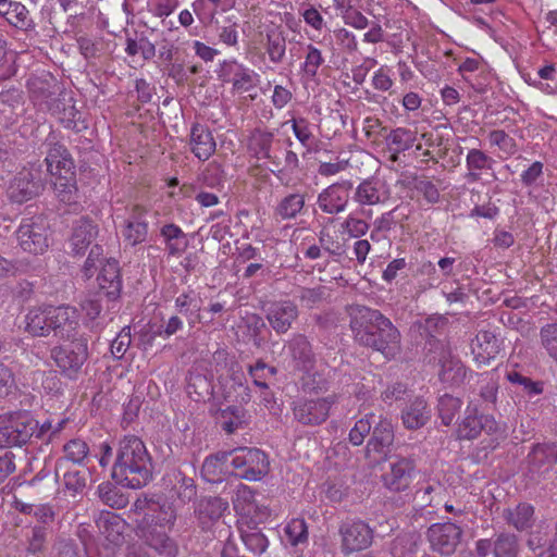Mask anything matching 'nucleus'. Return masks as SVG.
<instances>
[{"label":"nucleus","mask_w":557,"mask_h":557,"mask_svg":"<svg viewBox=\"0 0 557 557\" xmlns=\"http://www.w3.org/2000/svg\"><path fill=\"white\" fill-rule=\"evenodd\" d=\"M350 329L359 344L380 351L386 359H393L400 352L399 331L376 309L354 306Z\"/></svg>","instance_id":"obj_1"},{"label":"nucleus","mask_w":557,"mask_h":557,"mask_svg":"<svg viewBox=\"0 0 557 557\" xmlns=\"http://www.w3.org/2000/svg\"><path fill=\"white\" fill-rule=\"evenodd\" d=\"M112 476L129 488H140L149 483L152 478L151 459L139 437L128 435L120 441Z\"/></svg>","instance_id":"obj_2"},{"label":"nucleus","mask_w":557,"mask_h":557,"mask_svg":"<svg viewBox=\"0 0 557 557\" xmlns=\"http://www.w3.org/2000/svg\"><path fill=\"white\" fill-rule=\"evenodd\" d=\"M45 164L51 182L54 186L61 201H70L72 195L76 191V176L74 160L66 149L60 143L48 141Z\"/></svg>","instance_id":"obj_3"},{"label":"nucleus","mask_w":557,"mask_h":557,"mask_svg":"<svg viewBox=\"0 0 557 557\" xmlns=\"http://www.w3.org/2000/svg\"><path fill=\"white\" fill-rule=\"evenodd\" d=\"M58 344L50 350V357L60 374L70 380L77 381L84 373V367L89 359V345L86 335Z\"/></svg>","instance_id":"obj_4"},{"label":"nucleus","mask_w":557,"mask_h":557,"mask_svg":"<svg viewBox=\"0 0 557 557\" xmlns=\"http://www.w3.org/2000/svg\"><path fill=\"white\" fill-rule=\"evenodd\" d=\"M218 77L223 84L231 86L232 96L244 101H255L258 98L260 75L237 59L224 60L220 64Z\"/></svg>","instance_id":"obj_5"},{"label":"nucleus","mask_w":557,"mask_h":557,"mask_svg":"<svg viewBox=\"0 0 557 557\" xmlns=\"http://www.w3.org/2000/svg\"><path fill=\"white\" fill-rule=\"evenodd\" d=\"M37 420L27 410L0 414V448L21 447L34 437Z\"/></svg>","instance_id":"obj_6"},{"label":"nucleus","mask_w":557,"mask_h":557,"mask_svg":"<svg viewBox=\"0 0 557 557\" xmlns=\"http://www.w3.org/2000/svg\"><path fill=\"white\" fill-rule=\"evenodd\" d=\"M20 248L30 255H44L50 246V225L46 216L23 218L15 232Z\"/></svg>","instance_id":"obj_7"},{"label":"nucleus","mask_w":557,"mask_h":557,"mask_svg":"<svg viewBox=\"0 0 557 557\" xmlns=\"http://www.w3.org/2000/svg\"><path fill=\"white\" fill-rule=\"evenodd\" d=\"M232 473L247 481H260L270 469L264 451L256 447H238L228 451Z\"/></svg>","instance_id":"obj_8"},{"label":"nucleus","mask_w":557,"mask_h":557,"mask_svg":"<svg viewBox=\"0 0 557 557\" xmlns=\"http://www.w3.org/2000/svg\"><path fill=\"white\" fill-rule=\"evenodd\" d=\"M131 511L135 515H143L140 520H147L153 527L168 531L173 530L177 518L176 510L171 503L147 496L138 497Z\"/></svg>","instance_id":"obj_9"},{"label":"nucleus","mask_w":557,"mask_h":557,"mask_svg":"<svg viewBox=\"0 0 557 557\" xmlns=\"http://www.w3.org/2000/svg\"><path fill=\"white\" fill-rule=\"evenodd\" d=\"M337 401L336 395L325 397H301L293 403L292 411L296 421L302 425L317 426L324 423L332 406Z\"/></svg>","instance_id":"obj_10"},{"label":"nucleus","mask_w":557,"mask_h":557,"mask_svg":"<svg viewBox=\"0 0 557 557\" xmlns=\"http://www.w3.org/2000/svg\"><path fill=\"white\" fill-rule=\"evenodd\" d=\"M418 475L417 463L413 458L396 456L381 475L384 488L391 493L407 492Z\"/></svg>","instance_id":"obj_11"},{"label":"nucleus","mask_w":557,"mask_h":557,"mask_svg":"<svg viewBox=\"0 0 557 557\" xmlns=\"http://www.w3.org/2000/svg\"><path fill=\"white\" fill-rule=\"evenodd\" d=\"M29 99L39 110L55 112L59 101L55 96L60 90L58 79L49 72L29 76L26 83Z\"/></svg>","instance_id":"obj_12"},{"label":"nucleus","mask_w":557,"mask_h":557,"mask_svg":"<svg viewBox=\"0 0 557 557\" xmlns=\"http://www.w3.org/2000/svg\"><path fill=\"white\" fill-rule=\"evenodd\" d=\"M462 535L461 527L450 521L433 523L426 531L431 549L442 556L453 555L461 544Z\"/></svg>","instance_id":"obj_13"},{"label":"nucleus","mask_w":557,"mask_h":557,"mask_svg":"<svg viewBox=\"0 0 557 557\" xmlns=\"http://www.w3.org/2000/svg\"><path fill=\"white\" fill-rule=\"evenodd\" d=\"M341 550L345 556L364 550L372 545L374 530L362 520H348L339 527Z\"/></svg>","instance_id":"obj_14"},{"label":"nucleus","mask_w":557,"mask_h":557,"mask_svg":"<svg viewBox=\"0 0 557 557\" xmlns=\"http://www.w3.org/2000/svg\"><path fill=\"white\" fill-rule=\"evenodd\" d=\"M136 535L159 556L176 557L178 546L170 536L172 531L159 529L147 522V520H137L135 527Z\"/></svg>","instance_id":"obj_15"},{"label":"nucleus","mask_w":557,"mask_h":557,"mask_svg":"<svg viewBox=\"0 0 557 557\" xmlns=\"http://www.w3.org/2000/svg\"><path fill=\"white\" fill-rule=\"evenodd\" d=\"M498 430V423L492 414L479 412L475 406L468 405L465 417L458 424L457 434L459 440H474L482 432L494 435Z\"/></svg>","instance_id":"obj_16"},{"label":"nucleus","mask_w":557,"mask_h":557,"mask_svg":"<svg viewBox=\"0 0 557 557\" xmlns=\"http://www.w3.org/2000/svg\"><path fill=\"white\" fill-rule=\"evenodd\" d=\"M50 334L62 341L77 338L81 314L77 308L70 305H51Z\"/></svg>","instance_id":"obj_17"},{"label":"nucleus","mask_w":557,"mask_h":557,"mask_svg":"<svg viewBox=\"0 0 557 557\" xmlns=\"http://www.w3.org/2000/svg\"><path fill=\"white\" fill-rule=\"evenodd\" d=\"M42 189L41 181L30 168L24 166L10 181L7 187L8 198L15 203H25L39 195Z\"/></svg>","instance_id":"obj_18"},{"label":"nucleus","mask_w":557,"mask_h":557,"mask_svg":"<svg viewBox=\"0 0 557 557\" xmlns=\"http://www.w3.org/2000/svg\"><path fill=\"white\" fill-rule=\"evenodd\" d=\"M148 208L141 203L126 207L127 218L124 220L121 234L128 245L136 246L146 240L148 235Z\"/></svg>","instance_id":"obj_19"},{"label":"nucleus","mask_w":557,"mask_h":557,"mask_svg":"<svg viewBox=\"0 0 557 557\" xmlns=\"http://www.w3.org/2000/svg\"><path fill=\"white\" fill-rule=\"evenodd\" d=\"M478 367L488 366L503 350V341L492 331H479L470 344Z\"/></svg>","instance_id":"obj_20"},{"label":"nucleus","mask_w":557,"mask_h":557,"mask_svg":"<svg viewBox=\"0 0 557 557\" xmlns=\"http://www.w3.org/2000/svg\"><path fill=\"white\" fill-rule=\"evenodd\" d=\"M391 196L387 182L379 176H372L356 187L354 200L360 206H376L386 203Z\"/></svg>","instance_id":"obj_21"},{"label":"nucleus","mask_w":557,"mask_h":557,"mask_svg":"<svg viewBox=\"0 0 557 557\" xmlns=\"http://www.w3.org/2000/svg\"><path fill=\"white\" fill-rule=\"evenodd\" d=\"M438 379L447 388H458L473 372L457 356L445 352L438 360Z\"/></svg>","instance_id":"obj_22"},{"label":"nucleus","mask_w":557,"mask_h":557,"mask_svg":"<svg viewBox=\"0 0 557 557\" xmlns=\"http://www.w3.org/2000/svg\"><path fill=\"white\" fill-rule=\"evenodd\" d=\"M352 184L349 181L335 183L324 188L318 196L320 210L327 214H337L345 211L349 201V190Z\"/></svg>","instance_id":"obj_23"},{"label":"nucleus","mask_w":557,"mask_h":557,"mask_svg":"<svg viewBox=\"0 0 557 557\" xmlns=\"http://www.w3.org/2000/svg\"><path fill=\"white\" fill-rule=\"evenodd\" d=\"M298 315V308L292 300L271 302L265 314L269 324L277 334H285Z\"/></svg>","instance_id":"obj_24"},{"label":"nucleus","mask_w":557,"mask_h":557,"mask_svg":"<svg viewBox=\"0 0 557 557\" xmlns=\"http://www.w3.org/2000/svg\"><path fill=\"white\" fill-rule=\"evenodd\" d=\"M189 149L199 161L209 160L215 152L216 143L207 125L195 123L190 127Z\"/></svg>","instance_id":"obj_25"},{"label":"nucleus","mask_w":557,"mask_h":557,"mask_svg":"<svg viewBox=\"0 0 557 557\" xmlns=\"http://www.w3.org/2000/svg\"><path fill=\"white\" fill-rule=\"evenodd\" d=\"M51 305L32 307L24 317V332L33 337L50 335Z\"/></svg>","instance_id":"obj_26"},{"label":"nucleus","mask_w":557,"mask_h":557,"mask_svg":"<svg viewBox=\"0 0 557 557\" xmlns=\"http://www.w3.org/2000/svg\"><path fill=\"white\" fill-rule=\"evenodd\" d=\"M96 524L109 543L121 545L124 542V534L128 524L120 515L103 510L96 520Z\"/></svg>","instance_id":"obj_27"},{"label":"nucleus","mask_w":557,"mask_h":557,"mask_svg":"<svg viewBox=\"0 0 557 557\" xmlns=\"http://www.w3.org/2000/svg\"><path fill=\"white\" fill-rule=\"evenodd\" d=\"M97 234L98 226L90 219L81 218L77 220L69 239L72 253L75 256L84 255Z\"/></svg>","instance_id":"obj_28"},{"label":"nucleus","mask_w":557,"mask_h":557,"mask_svg":"<svg viewBox=\"0 0 557 557\" xmlns=\"http://www.w3.org/2000/svg\"><path fill=\"white\" fill-rule=\"evenodd\" d=\"M286 347L299 370L309 372L312 369L314 355L310 342L304 334H294Z\"/></svg>","instance_id":"obj_29"},{"label":"nucleus","mask_w":557,"mask_h":557,"mask_svg":"<svg viewBox=\"0 0 557 557\" xmlns=\"http://www.w3.org/2000/svg\"><path fill=\"white\" fill-rule=\"evenodd\" d=\"M97 281L99 288L109 298H117L122 290V278L119 262L115 259L107 260L97 276Z\"/></svg>","instance_id":"obj_30"},{"label":"nucleus","mask_w":557,"mask_h":557,"mask_svg":"<svg viewBox=\"0 0 557 557\" xmlns=\"http://www.w3.org/2000/svg\"><path fill=\"white\" fill-rule=\"evenodd\" d=\"M0 17L11 26L26 30L33 26L28 9L20 1L0 0Z\"/></svg>","instance_id":"obj_31"},{"label":"nucleus","mask_w":557,"mask_h":557,"mask_svg":"<svg viewBox=\"0 0 557 557\" xmlns=\"http://www.w3.org/2000/svg\"><path fill=\"white\" fill-rule=\"evenodd\" d=\"M273 140L274 135L271 132L257 128L250 134L247 148L257 160H270L278 169L280 162L271 154Z\"/></svg>","instance_id":"obj_32"},{"label":"nucleus","mask_w":557,"mask_h":557,"mask_svg":"<svg viewBox=\"0 0 557 557\" xmlns=\"http://www.w3.org/2000/svg\"><path fill=\"white\" fill-rule=\"evenodd\" d=\"M534 515L535 509L533 505L522 502L515 507L505 508L502 517L509 527L522 532L533 525Z\"/></svg>","instance_id":"obj_33"},{"label":"nucleus","mask_w":557,"mask_h":557,"mask_svg":"<svg viewBox=\"0 0 557 557\" xmlns=\"http://www.w3.org/2000/svg\"><path fill=\"white\" fill-rule=\"evenodd\" d=\"M431 411L422 397H416L401 411L403 424L408 430H417L426 424Z\"/></svg>","instance_id":"obj_34"},{"label":"nucleus","mask_w":557,"mask_h":557,"mask_svg":"<svg viewBox=\"0 0 557 557\" xmlns=\"http://www.w3.org/2000/svg\"><path fill=\"white\" fill-rule=\"evenodd\" d=\"M417 135V131L407 127H396L389 132L386 136V145L393 162L398 160L399 153L414 146Z\"/></svg>","instance_id":"obj_35"},{"label":"nucleus","mask_w":557,"mask_h":557,"mask_svg":"<svg viewBox=\"0 0 557 557\" xmlns=\"http://www.w3.org/2000/svg\"><path fill=\"white\" fill-rule=\"evenodd\" d=\"M394 443L393 423L387 418H382L374 426L372 436L367 444V450L375 454H385Z\"/></svg>","instance_id":"obj_36"},{"label":"nucleus","mask_w":557,"mask_h":557,"mask_svg":"<svg viewBox=\"0 0 557 557\" xmlns=\"http://www.w3.org/2000/svg\"><path fill=\"white\" fill-rule=\"evenodd\" d=\"M163 238L165 251L169 257H181L188 247V242L184 231L174 223L165 224L160 230Z\"/></svg>","instance_id":"obj_37"},{"label":"nucleus","mask_w":557,"mask_h":557,"mask_svg":"<svg viewBox=\"0 0 557 557\" xmlns=\"http://www.w3.org/2000/svg\"><path fill=\"white\" fill-rule=\"evenodd\" d=\"M494 162L493 158L484 151L476 148L470 149L466 156V180L469 183L481 181L483 172L491 170Z\"/></svg>","instance_id":"obj_38"},{"label":"nucleus","mask_w":557,"mask_h":557,"mask_svg":"<svg viewBox=\"0 0 557 557\" xmlns=\"http://www.w3.org/2000/svg\"><path fill=\"white\" fill-rule=\"evenodd\" d=\"M419 497L425 506L437 507L443 504L447 513L460 515L461 509H456L451 504L445 502L446 490L441 484L428 485L418 492Z\"/></svg>","instance_id":"obj_39"},{"label":"nucleus","mask_w":557,"mask_h":557,"mask_svg":"<svg viewBox=\"0 0 557 557\" xmlns=\"http://www.w3.org/2000/svg\"><path fill=\"white\" fill-rule=\"evenodd\" d=\"M324 63L322 51L312 44L305 47L304 61L300 63L301 76L307 81H314L319 69Z\"/></svg>","instance_id":"obj_40"},{"label":"nucleus","mask_w":557,"mask_h":557,"mask_svg":"<svg viewBox=\"0 0 557 557\" xmlns=\"http://www.w3.org/2000/svg\"><path fill=\"white\" fill-rule=\"evenodd\" d=\"M264 49L270 62L274 64L282 63L286 54V38L283 33L275 29L268 30Z\"/></svg>","instance_id":"obj_41"},{"label":"nucleus","mask_w":557,"mask_h":557,"mask_svg":"<svg viewBox=\"0 0 557 557\" xmlns=\"http://www.w3.org/2000/svg\"><path fill=\"white\" fill-rule=\"evenodd\" d=\"M228 458V451H220L215 455L208 456L201 468V473L206 480L210 482L221 480V475L224 473L226 465L230 463Z\"/></svg>","instance_id":"obj_42"},{"label":"nucleus","mask_w":557,"mask_h":557,"mask_svg":"<svg viewBox=\"0 0 557 557\" xmlns=\"http://www.w3.org/2000/svg\"><path fill=\"white\" fill-rule=\"evenodd\" d=\"M0 103L3 107H8L10 109L9 120L14 123L17 117L24 112V96L23 91L14 86L3 88L0 91Z\"/></svg>","instance_id":"obj_43"},{"label":"nucleus","mask_w":557,"mask_h":557,"mask_svg":"<svg viewBox=\"0 0 557 557\" xmlns=\"http://www.w3.org/2000/svg\"><path fill=\"white\" fill-rule=\"evenodd\" d=\"M334 47L333 50L338 54H354L358 50V40L356 35L345 27H337L331 35Z\"/></svg>","instance_id":"obj_44"},{"label":"nucleus","mask_w":557,"mask_h":557,"mask_svg":"<svg viewBox=\"0 0 557 557\" xmlns=\"http://www.w3.org/2000/svg\"><path fill=\"white\" fill-rule=\"evenodd\" d=\"M487 69V62L478 54L460 60L457 71L465 81L470 82L473 77L486 74Z\"/></svg>","instance_id":"obj_45"},{"label":"nucleus","mask_w":557,"mask_h":557,"mask_svg":"<svg viewBox=\"0 0 557 557\" xmlns=\"http://www.w3.org/2000/svg\"><path fill=\"white\" fill-rule=\"evenodd\" d=\"M98 495L103 504L114 509L125 508L128 504V497L110 482L99 484Z\"/></svg>","instance_id":"obj_46"},{"label":"nucleus","mask_w":557,"mask_h":557,"mask_svg":"<svg viewBox=\"0 0 557 557\" xmlns=\"http://www.w3.org/2000/svg\"><path fill=\"white\" fill-rule=\"evenodd\" d=\"M284 535L292 546L307 544L309 539L308 524L302 518H293L284 527Z\"/></svg>","instance_id":"obj_47"},{"label":"nucleus","mask_w":557,"mask_h":557,"mask_svg":"<svg viewBox=\"0 0 557 557\" xmlns=\"http://www.w3.org/2000/svg\"><path fill=\"white\" fill-rule=\"evenodd\" d=\"M528 458L535 467L557 463V445L554 443L536 444L532 447Z\"/></svg>","instance_id":"obj_48"},{"label":"nucleus","mask_w":557,"mask_h":557,"mask_svg":"<svg viewBox=\"0 0 557 557\" xmlns=\"http://www.w3.org/2000/svg\"><path fill=\"white\" fill-rule=\"evenodd\" d=\"M222 429L232 434L247 424L246 410L243 407L230 406L221 412Z\"/></svg>","instance_id":"obj_49"},{"label":"nucleus","mask_w":557,"mask_h":557,"mask_svg":"<svg viewBox=\"0 0 557 557\" xmlns=\"http://www.w3.org/2000/svg\"><path fill=\"white\" fill-rule=\"evenodd\" d=\"M305 206V196L301 194H289L284 197L275 209L276 215L282 220L296 218Z\"/></svg>","instance_id":"obj_50"},{"label":"nucleus","mask_w":557,"mask_h":557,"mask_svg":"<svg viewBox=\"0 0 557 557\" xmlns=\"http://www.w3.org/2000/svg\"><path fill=\"white\" fill-rule=\"evenodd\" d=\"M89 446L82 438H73L63 446V454L66 461L74 465H83L89 457Z\"/></svg>","instance_id":"obj_51"},{"label":"nucleus","mask_w":557,"mask_h":557,"mask_svg":"<svg viewBox=\"0 0 557 557\" xmlns=\"http://www.w3.org/2000/svg\"><path fill=\"white\" fill-rule=\"evenodd\" d=\"M506 380L512 385L522 386L523 392L529 397L541 395L544 392V383L542 381H533L532 379L521 374L516 369H511L506 372Z\"/></svg>","instance_id":"obj_52"},{"label":"nucleus","mask_w":557,"mask_h":557,"mask_svg":"<svg viewBox=\"0 0 557 557\" xmlns=\"http://www.w3.org/2000/svg\"><path fill=\"white\" fill-rule=\"evenodd\" d=\"M248 508L249 510L247 509L239 516L240 521L246 523L248 529H255L257 525L264 523L271 515L270 508L259 504L257 499Z\"/></svg>","instance_id":"obj_53"},{"label":"nucleus","mask_w":557,"mask_h":557,"mask_svg":"<svg viewBox=\"0 0 557 557\" xmlns=\"http://www.w3.org/2000/svg\"><path fill=\"white\" fill-rule=\"evenodd\" d=\"M518 549V537L510 533L499 534L493 545L495 557H517Z\"/></svg>","instance_id":"obj_54"},{"label":"nucleus","mask_w":557,"mask_h":557,"mask_svg":"<svg viewBox=\"0 0 557 557\" xmlns=\"http://www.w3.org/2000/svg\"><path fill=\"white\" fill-rule=\"evenodd\" d=\"M251 531H242L240 537L245 547L253 555H261L269 546L267 536L257 527Z\"/></svg>","instance_id":"obj_55"},{"label":"nucleus","mask_w":557,"mask_h":557,"mask_svg":"<svg viewBox=\"0 0 557 557\" xmlns=\"http://www.w3.org/2000/svg\"><path fill=\"white\" fill-rule=\"evenodd\" d=\"M326 297V287L319 285L315 287H301L299 289L298 299L300 305L308 309L320 306Z\"/></svg>","instance_id":"obj_56"},{"label":"nucleus","mask_w":557,"mask_h":557,"mask_svg":"<svg viewBox=\"0 0 557 557\" xmlns=\"http://www.w3.org/2000/svg\"><path fill=\"white\" fill-rule=\"evenodd\" d=\"M462 401L449 394L443 395L438 400V412L444 425H450L456 413L461 408Z\"/></svg>","instance_id":"obj_57"},{"label":"nucleus","mask_w":557,"mask_h":557,"mask_svg":"<svg viewBox=\"0 0 557 557\" xmlns=\"http://www.w3.org/2000/svg\"><path fill=\"white\" fill-rule=\"evenodd\" d=\"M248 373L256 386L268 389L267 381L276 374V369L263 360H258L253 366H249Z\"/></svg>","instance_id":"obj_58"},{"label":"nucleus","mask_w":557,"mask_h":557,"mask_svg":"<svg viewBox=\"0 0 557 557\" xmlns=\"http://www.w3.org/2000/svg\"><path fill=\"white\" fill-rule=\"evenodd\" d=\"M394 84L393 70L391 66L384 64L373 72L371 85L375 90L393 95Z\"/></svg>","instance_id":"obj_59"},{"label":"nucleus","mask_w":557,"mask_h":557,"mask_svg":"<svg viewBox=\"0 0 557 557\" xmlns=\"http://www.w3.org/2000/svg\"><path fill=\"white\" fill-rule=\"evenodd\" d=\"M256 500V493L255 491L246 485L240 483L233 496V508L237 516H240L242 512L249 510L250 504H252Z\"/></svg>","instance_id":"obj_60"},{"label":"nucleus","mask_w":557,"mask_h":557,"mask_svg":"<svg viewBox=\"0 0 557 557\" xmlns=\"http://www.w3.org/2000/svg\"><path fill=\"white\" fill-rule=\"evenodd\" d=\"M228 508V503L221 497L213 496L201 500L199 511L210 520L219 519Z\"/></svg>","instance_id":"obj_61"},{"label":"nucleus","mask_w":557,"mask_h":557,"mask_svg":"<svg viewBox=\"0 0 557 557\" xmlns=\"http://www.w3.org/2000/svg\"><path fill=\"white\" fill-rule=\"evenodd\" d=\"M76 42L81 54L87 60L99 58L104 45L102 38H90L88 36L78 37Z\"/></svg>","instance_id":"obj_62"},{"label":"nucleus","mask_w":557,"mask_h":557,"mask_svg":"<svg viewBox=\"0 0 557 557\" xmlns=\"http://www.w3.org/2000/svg\"><path fill=\"white\" fill-rule=\"evenodd\" d=\"M374 414L369 413L355 422V425L349 431V442L354 446H359L363 443L367 435H369L372 428V419Z\"/></svg>","instance_id":"obj_63"},{"label":"nucleus","mask_w":557,"mask_h":557,"mask_svg":"<svg viewBox=\"0 0 557 557\" xmlns=\"http://www.w3.org/2000/svg\"><path fill=\"white\" fill-rule=\"evenodd\" d=\"M541 342L548 355L557 361V324H547L541 329Z\"/></svg>","instance_id":"obj_64"}]
</instances>
